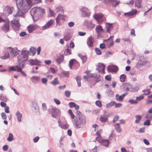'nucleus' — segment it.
Instances as JSON below:
<instances>
[{
	"label": "nucleus",
	"instance_id": "nucleus-1",
	"mask_svg": "<svg viewBox=\"0 0 152 152\" xmlns=\"http://www.w3.org/2000/svg\"><path fill=\"white\" fill-rule=\"evenodd\" d=\"M18 11L14 17H22L27 10L32 6V4L29 0H19L18 3H16Z\"/></svg>",
	"mask_w": 152,
	"mask_h": 152
},
{
	"label": "nucleus",
	"instance_id": "nucleus-2",
	"mask_svg": "<svg viewBox=\"0 0 152 152\" xmlns=\"http://www.w3.org/2000/svg\"><path fill=\"white\" fill-rule=\"evenodd\" d=\"M44 10L41 7H34L32 8L30 12V14L34 21H36L40 18L43 14Z\"/></svg>",
	"mask_w": 152,
	"mask_h": 152
},
{
	"label": "nucleus",
	"instance_id": "nucleus-3",
	"mask_svg": "<svg viewBox=\"0 0 152 152\" xmlns=\"http://www.w3.org/2000/svg\"><path fill=\"white\" fill-rule=\"evenodd\" d=\"M79 120L77 119H75L73 121V124L75 127L77 129L80 128L81 125H84L86 123V119L85 116L83 115L78 117Z\"/></svg>",
	"mask_w": 152,
	"mask_h": 152
},
{
	"label": "nucleus",
	"instance_id": "nucleus-4",
	"mask_svg": "<svg viewBox=\"0 0 152 152\" xmlns=\"http://www.w3.org/2000/svg\"><path fill=\"white\" fill-rule=\"evenodd\" d=\"M60 110L58 108L56 107H53L50 110V113L53 117L58 118L60 117Z\"/></svg>",
	"mask_w": 152,
	"mask_h": 152
},
{
	"label": "nucleus",
	"instance_id": "nucleus-5",
	"mask_svg": "<svg viewBox=\"0 0 152 152\" xmlns=\"http://www.w3.org/2000/svg\"><path fill=\"white\" fill-rule=\"evenodd\" d=\"M7 49L12 58H14L19 54L20 50H18L17 48L9 47L7 48Z\"/></svg>",
	"mask_w": 152,
	"mask_h": 152
},
{
	"label": "nucleus",
	"instance_id": "nucleus-6",
	"mask_svg": "<svg viewBox=\"0 0 152 152\" xmlns=\"http://www.w3.org/2000/svg\"><path fill=\"white\" fill-rule=\"evenodd\" d=\"M12 27L15 30H18L20 29V25L18 19L15 18L11 21Z\"/></svg>",
	"mask_w": 152,
	"mask_h": 152
},
{
	"label": "nucleus",
	"instance_id": "nucleus-7",
	"mask_svg": "<svg viewBox=\"0 0 152 152\" xmlns=\"http://www.w3.org/2000/svg\"><path fill=\"white\" fill-rule=\"evenodd\" d=\"M103 15L102 13H96L93 15V17L98 22V23H100L102 22L104 20L103 19Z\"/></svg>",
	"mask_w": 152,
	"mask_h": 152
},
{
	"label": "nucleus",
	"instance_id": "nucleus-8",
	"mask_svg": "<svg viewBox=\"0 0 152 152\" xmlns=\"http://www.w3.org/2000/svg\"><path fill=\"white\" fill-rule=\"evenodd\" d=\"M4 23L3 25L1 26V29L3 31L6 33L8 32L9 30V21L8 20H6Z\"/></svg>",
	"mask_w": 152,
	"mask_h": 152
},
{
	"label": "nucleus",
	"instance_id": "nucleus-9",
	"mask_svg": "<svg viewBox=\"0 0 152 152\" xmlns=\"http://www.w3.org/2000/svg\"><path fill=\"white\" fill-rule=\"evenodd\" d=\"M105 65L104 64L99 63L97 66V68L96 69L99 72H101L103 73H104V69Z\"/></svg>",
	"mask_w": 152,
	"mask_h": 152
},
{
	"label": "nucleus",
	"instance_id": "nucleus-10",
	"mask_svg": "<svg viewBox=\"0 0 152 152\" xmlns=\"http://www.w3.org/2000/svg\"><path fill=\"white\" fill-rule=\"evenodd\" d=\"M13 9V8L10 7L9 6H7L5 8L3 11L4 14L7 16H8L12 13Z\"/></svg>",
	"mask_w": 152,
	"mask_h": 152
},
{
	"label": "nucleus",
	"instance_id": "nucleus-11",
	"mask_svg": "<svg viewBox=\"0 0 152 152\" xmlns=\"http://www.w3.org/2000/svg\"><path fill=\"white\" fill-rule=\"evenodd\" d=\"M118 68L117 66L114 65H110L107 67V70L108 72H116L118 70Z\"/></svg>",
	"mask_w": 152,
	"mask_h": 152
},
{
	"label": "nucleus",
	"instance_id": "nucleus-12",
	"mask_svg": "<svg viewBox=\"0 0 152 152\" xmlns=\"http://www.w3.org/2000/svg\"><path fill=\"white\" fill-rule=\"evenodd\" d=\"M104 1L107 4H111L115 7L120 2L119 1L116 0H104Z\"/></svg>",
	"mask_w": 152,
	"mask_h": 152
},
{
	"label": "nucleus",
	"instance_id": "nucleus-13",
	"mask_svg": "<svg viewBox=\"0 0 152 152\" xmlns=\"http://www.w3.org/2000/svg\"><path fill=\"white\" fill-rule=\"evenodd\" d=\"M28 62H29L30 64L32 66L34 65L40 66L41 65L40 63L41 62L36 59H30L28 61Z\"/></svg>",
	"mask_w": 152,
	"mask_h": 152
},
{
	"label": "nucleus",
	"instance_id": "nucleus-14",
	"mask_svg": "<svg viewBox=\"0 0 152 152\" xmlns=\"http://www.w3.org/2000/svg\"><path fill=\"white\" fill-rule=\"evenodd\" d=\"M54 22V20L51 19L48 21L45 24V25L42 27V29L43 30H45L48 28L49 27L53 25Z\"/></svg>",
	"mask_w": 152,
	"mask_h": 152
},
{
	"label": "nucleus",
	"instance_id": "nucleus-15",
	"mask_svg": "<svg viewBox=\"0 0 152 152\" xmlns=\"http://www.w3.org/2000/svg\"><path fill=\"white\" fill-rule=\"evenodd\" d=\"M80 11L82 12L81 15L83 17H89L90 15L89 13L87 12L86 8L82 7L80 9Z\"/></svg>",
	"mask_w": 152,
	"mask_h": 152
},
{
	"label": "nucleus",
	"instance_id": "nucleus-16",
	"mask_svg": "<svg viewBox=\"0 0 152 152\" xmlns=\"http://www.w3.org/2000/svg\"><path fill=\"white\" fill-rule=\"evenodd\" d=\"M95 30L97 33V36L101 35V33L104 31V30L101 25H97L95 28Z\"/></svg>",
	"mask_w": 152,
	"mask_h": 152
},
{
	"label": "nucleus",
	"instance_id": "nucleus-17",
	"mask_svg": "<svg viewBox=\"0 0 152 152\" xmlns=\"http://www.w3.org/2000/svg\"><path fill=\"white\" fill-rule=\"evenodd\" d=\"M38 27V26L36 24L29 25L27 27L29 33H31Z\"/></svg>",
	"mask_w": 152,
	"mask_h": 152
},
{
	"label": "nucleus",
	"instance_id": "nucleus-18",
	"mask_svg": "<svg viewBox=\"0 0 152 152\" xmlns=\"http://www.w3.org/2000/svg\"><path fill=\"white\" fill-rule=\"evenodd\" d=\"M123 88L125 91H131L132 90V86L129 83L123 84Z\"/></svg>",
	"mask_w": 152,
	"mask_h": 152
},
{
	"label": "nucleus",
	"instance_id": "nucleus-19",
	"mask_svg": "<svg viewBox=\"0 0 152 152\" xmlns=\"http://www.w3.org/2000/svg\"><path fill=\"white\" fill-rule=\"evenodd\" d=\"M17 58L18 61L19 63L23 64H24L27 60L26 59L24 58V57L22 56V55H21L18 56Z\"/></svg>",
	"mask_w": 152,
	"mask_h": 152
},
{
	"label": "nucleus",
	"instance_id": "nucleus-20",
	"mask_svg": "<svg viewBox=\"0 0 152 152\" xmlns=\"http://www.w3.org/2000/svg\"><path fill=\"white\" fill-rule=\"evenodd\" d=\"M31 108L32 110L36 113L39 112V108L37 104L34 102L32 103Z\"/></svg>",
	"mask_w": 152,
	"mask_h": 152
},
{
	"label": "nucleus",
	"instance_id": "nucleus-21",
	"mask_svg": "<svg viewBox=\"0 0 152 152\" xmlns=\"http://www.w3.org/2000/svg\"><path fill=\"white\" fill-rule=\"evenodd\" d=\"M93 41L94 39L93 38L90 36L87 39V45L89 47L91 48L93 46Z\"/></svg>",
	"mask_w": 152,
	"mask_h": 152
},
{
	"label": "nucleus",
	"instance_id": "nucleus-22",
	"mask_svg": "<svg viewBox=\"0 0 152 152\" xmlns=\"http://www.w3.org/2000/svg\"><path fill=\"white\" fill-rule=\"evenodd\" d=\"M58 126L61 129L66 130L68 128L69 125L67 124H63L60 119L58 121Z\"/></svg>",
	"mask_w": 152,
	"mask_h": 152
},
{
	"label": "nucleus",
	"instance_id": "nucleus-23",
	"mask_svg": "<svg viewBox=\"0 0 152 152\" xmlns=\"http://www.w3.org/2000/svg\"><path fill=\"white\" fill-rule=\"evenodd\" d=\"M105 28L107 30V32L110 33V31L113 28V24L108 23H105Z\"/></svg>",
	"mask_w": 152,
	"mask_h": 152
},
{
	"label": "nucleus",
	"instance_id": "nucleus-24",
	"mask_svg": "<svg viewBox=\"0 0 152 152\" xmlns=\"http://www.w3.org/2000/svg\"><path fill=\"white\" fill-rule=\"evenodd\" d=\"M29 53L28 51L23 50L21 51L20 55L27 60Z\"/></svg>",
	"mask_w": 152,
	"mask_h": 152
},
{
	"label": "nucleus",
	"instance_id": "nucleus-25",
	"mask_svg": "<svg viewBox=\"0 0 152 152\" xmlns=\"http://www.w3.org/2000/svg\"><path fill=\"white\" fill-rule=\"evenodd\" d=\"M25 66V65L23 64L19 63L17 65L15 66L16 71L18 72L20 71Z\"/></svg>",
	"mask_w": 152,
	"mask_h": 152
},
{
	"label": "nucleus",
	"instance_id": "nucleus-26",
	"mask_svg": "<svg viewBox=\"0 0 152 152\" xmlns=\"http://www.w3.org/2000/svg\"><path fill=\"white\" fill-rule=\"evenodd\" d=\"M137 11L136 10H133L132 12H128L124 13V15L126 16L129 17L133 15H134L136 14Z\"/></svg>",
	"mask_w": 152,
	"mask_h": 152
},
{
	"label": "nucleus",
	"instance_id": "nucleus-27",
	"mask_svg": "<svg viewBox=\"0 0 152 152\" xmlns=\"http://www.w3.org/2000/svg\"><path fill=\"white\" fill-rule=\"evenodd\" d=\"M40 78L39 77L34 76L31 78L30 79L33 83H37L39 80Z\"/></svg>",
	"mask_w": 152,
	"mask_h": 152
},
{
	"label": "nucleus",
	"instance_id": "nucleus-28",
	"mask_svg": "<svg viewBox=\"0 0 152 152\" xmlns=\"http://www.w3.org/2000/svg\"><path fill=\"white\" fill-rule=\"evenodd\" d=\"M115 98L117 101L120 102H122L124 98V95H121L120 96H119L118 94H117L115 95Z\"/></svg>",
	"mask_w": 152,
	"mask_h": 152
},
{
	"label": "nucleus",
	"instance_id": "nucleus-29",
	"mask_svg": "<svg viewBox=\"0 0 152 152\" xmlns=\"http://www.w3.org/2000/svg\"><path fill=\"white\" fill-rule=\"evenodd\" d=\"M17 116L18 121L20 122L21 121L22 115L21 113L19 111H17L15 114Z\"/></svg>",
	"mask_w": 152,
	"mask_h": 152
},
{
	"label": "nucleus",
	"instance_id": "nucleus-30",
	"mask_svg": "<svg viewBox=\"0 0 152 152\" xmlns=\"http://www.w3.org/2000/svg\"><path fill=\"white\" fill-rule=\"evenodd\" d=\"M136 120L134 121V123L135 124L139 123L141 120L142 117L141 115H137L135 116Z\"/></svg>",
	"mask_w": 152,
	"mask_h": 152
},
{
	"label": "nucleus",
	"instance_id": "nucleus-31",
	"mask_svg": "<svg viewBox=\"0 0 152 152\" xmlns=\"http://www.w3.org/2000/svg\"><path fill=\"white\" fill-rule=\"evenodd\" d=\"M64 60V56L63 55L60 56L56 60V61L58 64H60Z\"/></svg>",
	"mask_w": 152,
	"mask_h": 152
},
{
	"label": "nucleus",
	"instance_id": "nucleus-32",
	"mask_svg": "<svg viewBox=\"0 0 152 152\" xmlns=\"http://www.w3.org/2000/svg\"><path fill=\"white\" fill-rule=\"evenodd\" d=\"M115 128L116 132H118L120 133L121 132L122 129L120 128V124L119 123H117L115 124Z\"/></svg>",
	"mask_w": 152,
	"mask_h": 152
},
{
	"label": "nucleus",
	"instance_id": "nucleus-33",
	"mask_svg": "<svg viewBox=\"0 0 152 152\" xmlns=\"http://www.w3.org/2000/svg\"><path fill=\"white\" fill-rule=\"evenodd\" d=\"M78 56L82 60L83 64H84L86 61L87 58L86 56H82L80 54H79Z\"/></svg>",
	"mask_w": 152,
	"mask_h": 152
},
{
	"label": "nucleus",
	"instance_id": "nucleus-34",
	"mask_svg": "<svg viewBox=\"0 0 152 152\" xmlns=\"http://www.w3.org/2000/svg\"><path fill=\"white\" fill-rule=\"evenodd\" d=\"M30 55L33 56L35 54V49L33 47H31L30 48Z\"/></svg>",
	"mask_w": 152,
	"mask_h": 152
},
{
	"label": "nucleus",
	"instance_id": "nucleus-35",
	"mask_svg": "<svg viewBox=\"0 0 152 152\" xmlns=\"http://www.w3.org/2000/svg\"><path fill=\"white\" fill-rule=\"evenodd\" d=\"M116 103L115 101H112L110 103H107L106 105V108H110L113 106Z\"/></svg>",
	"mask_w": 152,
	"mask_h": 152
},
{
	"label": "nucleus",
	"instance_id": "nucleus-36",
	"mask_svg": "<svg viewBox=\"0 0 152 152\" xmlns=\"http://www.w3.org/2000/svg\"><path fill=\"white\" fill-rule=\"evenodd\" d=\"M142 0H136L135 2V6L137 8H140L141 6Z\"/></svg>",
	"mask_w": 152,
	"mask_h": 152
},
{
	"label": "nucleus",
	"instance_id": "nucleus-37",
	"mask_svg": "<svg viewBox=\"0 0 152 152\" xmlns=\"http://www.w3.org/2000/svg\"><path fill=\"white\" fill-rule=\"evenodd\" d=\"M100 120L103 123L106 122L108 121V119L106 117L103 115H101L100 118Z\"/></svg>",
	"mask_w": 152,
	"mask_h": 152
},
{
	"label": "nucleus",
	"instance_id": "nucleus-38",
	"mask_svg": "<svg viewBox=\"0 0 152 152\" xmlns=\"http://www.w3.org/2000/svg\"><path fill=\"white\" fill-rule=\"evenodd\" d=\"M55 11L57 12H60L62 13L63 11V8L61 6H58L56 8Z\"/></svg>",
	"mask_w": 152,
	"mask_h": 152
},
{
	"label": "nucleus",
	"instance_id": "nucleus-39",
	"mask_svg": "<svg viewBox=\"0 0 152 152\" xmlns=\"http://www.w3.org/2000/svg\"><path fill=\"white\" fill-rule=\"evenodd\" d=\"M101 144L106 147H108L109 145V141L108 140H103Z\"/></svg>",
	"mask_w": 152,
	"mask_h": 152
},
{
	"label": "nucleus",
	"instance_id": "nucleus-40",
	"mask_svg": "<svg viewBox=\"0 0 152 152\" xmlns=\"http://www.w3.org/2000/svg\"><path fill=\"white\" fill-rule=\"evenodd\" d=\"M139 61L142 62V64H145L147 63V61L143 56H141L140 57Z\"/></svg>",
	"mask_w": 152,
	"mask_h": 152
},
{
	"label": "nucleus",
	"instance_id": "nucleus-41",
	"mask_svg": "<svg viewBox=\"0 0 152 152\" xmlns=\"http://www.w3.org/2000/svg\"><path fill=\"white\" fill-rule=\"evenodd\" d=\"M75 79L77 81L78 86L80 87L81 86L80 80L81 78L80 76H77L76 77Z\"/></svg>",
	"mask_w": 152,
	"mask_h": 152
},
{
	"label": "nucleus",
	"instance_id": "nucleus-42",
	"mask_svg": "<svg viewBox=\"0 0 152 152\" xmlns=\"http://www.w3.org/2000/svg\"><path fill=\"white\" fill-rule=\"evenodd\" d=\"M94 77L95 78L96 82L99 81L100 80V76L99 75L95 73L94 76Z\"/></svg>",
	"mask_w": 152,
	"mask_h": 152
},
{
	"label": "nucleus",
	"instance_id": "nucleus-43",
	"mask_svg": "<svg viewBox=\"0 0 152 152\" xmlns=\"http://www.w3.org/2000/svg\"><path fill=\"white\" fill-rule=\"evenodd\" d=\"M63 16L62 15L59 14L58 17L56 18V21L57 24H58L60 20H63Z\"/></svg>",
	"mask_w": 152,
	"mask_h": 152
},
{
	"label": "nucleus",
	"instance_id": "nucleus-44",
	"mask_svg": "<svg viewBox=\"0 0 152 152\" xmlns=\"http://www.w3.org/2000/svg\"><path fill=\"white\" fill-rule=\"evenodd\" d=\"M142 92L144 93V94L146 95H148L151 93L150 89H145L142 90Z\"/></svg>",
	"mask_w": 152,
	"mask_h": 152
},
{
	"label": "nucleus",
	"instance_id": "nucleus-45",
	"mask_svg": "<svg viewBox=\"0 0 152 152\" xmlns=\"http://www.w3.org/2000/svg\"><path fill=\"white\" fill-rule=\"evenodd\" d=\"M10 57V54L8 51L7 52L5 53L4 56L1 57V58L2 59H5Z\"/></svg>",
	"mask_w": 152,
	"mask_h": 152
},
{
	"label": "nucleus",
	"instance_id": "nucleus-46",
	"mask_svg": "<svg viewBox=\"0 0 152 152\" xmlns=\"http://www.w3.org/2000/svg\"><path fill=\"white\" fill-rule=\"evenodd\" d=\"M51 84L54 86L59 84V82L57 78H55L51 82Z\"/></svg>",
	"mask_w": 152,
	"mask_h": 152
},
{
	"label": "nucleus",
	"instance_id": "nucleus-47",
	"mask_svg": "<svg viewBox=\"0 0 152 152\" xmlns=\"http://www.w3.org/2000/svg\"><path fill=\"white\" fill-rule=\"evenodd\" d=\"M0 99L4 101H6L7 100V98L4 94H0Z\"/></svg>",
	"mask_w": 152,
	"mask_h": 152
},
{
	"label": "nucleus",
	"instance_id": "nucleus-48",
	"mask_svg": "<svg viewBox=\"0 0 152 152\" xmlns=\"http://www.w3.org/2000/svg\"><path fill=\"white\" fill-rule=\"evenodd\" d=\"M96 133L98 136V137L96 138V140L98 141L99 142H101V143L103 140H102V138L100 136V135L98 132H97Z\"/></svg>",
	"mask_w": 152,
	"mask_h": 152
},
{
	"label": "nucleus",
	"instance_id": "nucleus-49",
	"mask_svg": "<svg viewBox=\"0 0 152 152\" xmlns=\"http://www.w3.org/2000/svg\"><path fill=\"white\" fill-rule=\"evenodd\" d=\"M71 38V36L69 34H66L64 37V39L65 40L68 41Z\"/></svg>",
	"mask_w": 152,
	"mask_h": 152
},
{
	"label": "nucleus",
	"instance_id": "nucleus-50",
	"mask_svg": "<svg viewBox=\"0 0 152 152\" xmlns=\"http://www.w3.org/2000/svg\"><path fill=\"white\" fill-rule=\"evenodd\" d=\"M126 78V76L124 74L121 75L120 77V81L121 82H124Z\"/></svg>",
	"mask_w": 152,
	"mask_h": 152
},
{
	"label": "nucleus",
	"instance_id": "nucleus-51",
	"mask_svg": "<svg viewBox=\"0 0 152 152\" xmlns=\"http://www.w3.org/2000/svg\"><path fill=\"white\" fill-rule=\"evenodd\" d=\"M128 102L132 104H137L138 102L136 100H134L133 99H129L128 101Z\"/></svg>",
	"mask_w": 152,
	"mask_h": 152
},
{
	"label": "nucleus",
	"instance_id": "nucleus-52",
	"mask_svg": "<svg viewBox=\"0 0 152 152\" xmlns=\"http://www.w3.org/2000/svg\"><path fill=\"white\" fill-rule=\"evenodd\" d=\"M95 51L97 55H100L102 54V52L101 50L98 48H95Z\"/></svg>",
	"mask_w": 152,
	"mask_h": 152
},
{
	"label": "nucleus",
	"instance_id": "nucleus-53",
	"mask_svg": "<svg viewBox=\"0 0 152 152\" xmlns=\"http://www.w3.org/2000/svg\"><path fill=\"white\" fill-rule=\"evenodd\" d=\"M13 135L11 133H10L8 137L7 138V140L9 141H11L12 140Z\"/></svg>",
	"mask_w": 152,
	"mask_h": 152
},
{
	"label": "nucleus",
	"instance_id": "nucleus-54",
	"mask_svg": "<svg viewBox=\"0 0 152 152\" xmlns=\"http://www.w3.org/2000/svg\"><path fill=\"white\" fill-rule=\"evenodd\" d=\"M42 109L43 111H45L47 109L46 105L45 103H43L42 104Z\"/></svg>",
	"mask_w": 152,
	"mask_h": 152
},
{
	"label": "nucleus",
	"instance_id": "nucleus-55",
	"mask_svg": "<svg viewBox=\"0 0 152 152\" xmlns=\"http://www.w3.org/2000/svg\"><path fill=\"white\" fill-rule=\"evenodd\" d=\"M126 4L129 5H133L134 3V0H126Z\"/></svg>",
	"mask_w": 152,
	"mask_h": 152
},
{
	"label": "nucleus",
	"instance_id": "nucleus-56",
	"mask_svg": "<svg viewBox=\"0 0 152 152\" xmlns=\"http://www.w3.org/2000/svg\"><path fill=\"white\" fill-rule=\"evenodd\" d=\"M142 62H140V61L138 62L136 65V66L137 68H140L143 65L145 64H142Z\"/></svg>",
	"mask_w": 152,
	"mask_h": 152
},
{
	"label": "nucleus",
	"instance_id": "nucleus-57",
	"mask_svg": "<svg viewBox=\"0 0 152 152\" xmlns=\"http://www.w3.org/2000/svg\"><path fill=\"white\" fill-rule=\"evenodd\" d=\"M71 94V92L68 91H66L65 92V96L67 97H69Z\"/></svg>",
	"mask_w": 152,
	"mask_h": 152
},
{
	"label": "nucleus",
	"instance_id": "nucleus-58",
	"mask_svg": "<svg viewBox=\"0 0 152 152\" xmlns=\"http://www.w3.org/2000/svg\"><path fill=\"white\" fill-rule=\"evenodd\" d=\"M144 97L143 95H140L139 96L137 97L136 98V100L137 101H138L142 99Z\"/></svg>",
	"mask_w": 152,
	"mask_h": 152
},
{
	"label": "nucleus",
	"instance_id": "nucleus-59",
	"mask_svg": "<svg viewBox=\"0 0 152 152\" xmlns=\"http://www.w3.org/2000/svg\"><path fill=\"white\" fill-rule=\"evenodd\" d=\"M1 116L2 119L5 120L7 119V115L4 113H1Z\"/></svg>",
	"mask_w": 152,
	"mask_h": 152
},
{
	"label": "nucleus",
	"instance_id": "nucleus-60",
	"mask_svg": "<svg viewBox=\"0 0 152 152\" xmlns=\"http://www.w3.org/2000/svg\"><path fill=\"white\" fill-rule=\"evenodd\" d=\"M95 103L96 105L99 107H101L102 106L101 102L99 100L96 101Z\"/></svg>",
	"mask_w": 152,
	"mask_h": 152
},
{
	"label": "nucleus",
	"instance_id": "nucleus-61",
	"mask_svg": "<svg viewBox=\"0 0 152 152\" xmlns=\"http://www.w3.org/2000/svg\"><path fill=\"white\" fill-rule=\"evenodd\" d=\"M119 119V116L117 115H116L113 118V122L115 123Z\"/></svg>",
	"mask_w": 152,
	"mask_h": 152
},
{
	"label": "nucleus",
	"instance_id": "nucleus-62",
	"mask_svg": "<svg viewBox=\"0 0 152 152\" xmlns=\"http://www.w3.org/2000/svg\"><path fill=\"white\" fill-rule=\"evenodd\" d=\"M16 71V69L15 66H12L10 67L9 70V72H10L11 71Z\"/></svg>",
	"mask_w": 152,
	"mask_h": 152
},
{
	"label": "nucleus",
	"instance_id": "nucleus-63",
	"mask_svg": "<svg viewBox=\"0 0 152 152\" xmlns=\"http://www.w3.org/2000/svg\"><path fill=\"white\" fill-rule=\"evenodd\" d=\"M71 53V51L68 48L66 49L65 51V54L66 55H69Z\"/></svg>",
	"mask_w": 152,
	"mask_h": 152
},
{
	"label": "nucleus",
	"instance_id": "nucleus-64",
	"mask_svg": "<svg viewBox=\"0 0 152 152\" xmlns=\"http://www.w3.org/2000/svg\"><path fill=\"white\" fill-rule=\"evenodd\" d=\"M109 41V43H108L107 44L109 45V47L112 46L113 45L114 42L112 39H110Z\"/></svg>",
	"mask_w": 152,
	"mask_h": 152
}]
</instances>
